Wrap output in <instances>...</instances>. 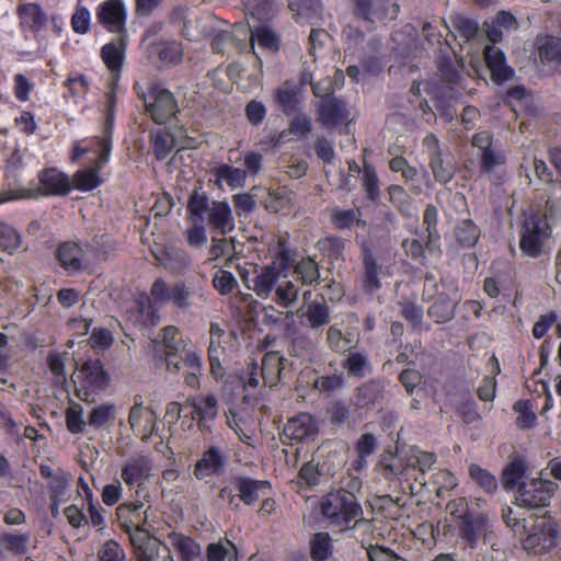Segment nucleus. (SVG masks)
Returning a JSON list of instances; mask_svg holds the SVG:
<instances>
[{
	"mask_svg": "<svg viewBox=\"0 0 561 561\" xmlns=\"http://www.w3.org/2000/svg\"><path fill=\"white\" fill-rule=\"evenodd\" d=\"M321 512L332 525L348 527L359 517L362 510L353 494L346 491H336L322 499Z\"/></svg>",
	"mask_w": 561,
	"mask_h": 561,
	"instance_id": "f257e3e1",
	"label": "nucleus"
},
{
	"mask_svg": "<svg viewBox=\"0 0 561 561\" xmlns=\"http://www.w3.org/2000/svg\"><path fill=\"white\" fill-rule=\"evenodd\" d=\"M78 396L89 400L90 396L104 390L110 383V377L99 359L87 360L72 375Z\"/></svg>",
	"mask_w": 561,
	"mask_h": 561,
	"instance_id": "f03ea898",
	"label": "nucleus"
},
{
	"mask_svg": "<svg viewBox=\"0 0 561 561\" xmlns=\"http://www.w3.org/2000/svg\"><path fill=\"white\" fill-rule=\"evenodd\" d=\"M113 122L112 106L107 112V126L105 134L100 137H93L79 140L73 146L72 160H77L82 156L91 154L90 159L96 169H102L110 160L112 142H111V126Z\"/></svg>",
	"mask_w": 561,
	"mask_h": 561,
	"instance_id": "7ed1b4c3",
	"label": "nucleus"
},
{
	"mask_svg": "<svg viewBox=\"0 0 561 561\" xmlns=\"http://www.w3.org/2000/svg\"><path fill=\"white\" fill-rule=\"evenodd\" d=\"M549 215L545 210V215H530L525 219L520 238V249L529 256H538L545 241L551 234V224Z\"/></svg>",
	"mask_w": 561,
	"mask_h": 561,
	"instance_id": "20e7f679",
	"label": "nucleus"
},
{
	"mask_svg": "<svg viewBox=\"0 0 561 561\" xmlns=\"http://www.w3.org/2000/svg\"><path fill=\"white\" fill-rule=\"evenodd\" d=\"M152 346L154 357L164 360L168 371H180L179 353L185 350L186 343L176 327H165L161 332V340L152 341Z\"/></svg>",
	"mask_w": 561,
	"mask_h": 561,
	"instance_id": "39448f33",
	"label": "nucleus"
},
{
	"mask_svg": "<svg viewBox=\"0 0 561 561\" xmlns=\"http://www.w3.org/2000/svg\"><path fill=\"white\" fill-rule=\"evenodd\" d=\"M153 471V463L149 456L135 453L129 455L121 468V479L129 488H136V496H141L142 485Z\"/></svg>",
	"mask_w": 561,
	"mask_h": 561,
	"instance_id": "423d86ee",
	"label": "nucleus"
},
{
	"mask_svg": "<svg viewBox=\"0 0 561 561\" xmlns=\"http://www.w3.org/2000/svg\"><path fill=\"white\" fill-rule=\"evenodd\" d=\"M557 484L550 480L533 479L523 482L516 493V504L526 508H540L549 505Z\"/></svg>",
	"mask_w": 561,
	"mask_h": 561,
	"instance_id": "0eeeda50",
	"label": "nucleus"
},
{
	"mask_svg": "<svg viewBox=\"0 0 561 561\" xmlns=\"http://www.w3.org/2000/svg\"><path fill=\"white\" fill-rule=\"evenodd\" d=\"M558 527L551 519L537 520L530 533L523 539L524 549L541 554L554 548L558 543Z\"/></svg>",
	"mask_w": 561,
	"mask_h": 561,
	"instance_id": "6e6552de",
	"label": "nucleus"
},
{
	"mask_svg": "<svg viewBox=\"0 0 561 561\" xmlns=\"http://www.w3.org/2000/svg\"><path fill=\"white\" fill-rule=\"evenodd\" d=\"M130 541L139 561H171L170 549L147 531L137 527L130 534Z\"/></svg>",
	"mask_w": 561,
	"mask_h": 561,
	"instance_id": "1a4fd4ad",
	"label": "nucleus"
},
{
	"mask_svg": "<svg viewBox=\"0 0 561 561\" xmlns=\"http://www.w3.org/2000/svg\"><path fill=\"white\" fill-rule=\"evenodd\" d=\"M144 102L157 124L168 122L178 111L173 94L160 87H153L147 95H144Z\"/></svg>",
	"mask_w": 561,
	"mask_h": 561,
	"instance_id": "9d476101",
	"label": "nucleus"
},
{
	"mask_svg": "<svg viewBox=\"0 0 561 561\" xmlns=\"http://www.w3.org/2000/svg\"><path fill=\"white\" fill-rule=\"evenodd\" d=\"M127 18L123 0H106L96 8V19L110 32L122 33Z\"/></svg>",
	"mask_w": 561,
	"mask_h": 561,
	"instance_id": "9b49d317",
	"label": "nucleus"
},
{
	"mask_svg": "<svg viewBox=\"0 0 561 561\" xmlns=\"http://www.w3.org/2000/svg\"><path fill=\"white\" fill-rule=\"evenodd\" d=\"M357 16L369 22H381L394 19L398 14V5L388 0H354Z\"/></svg>",
	"mask_w": 561,
	"mask_h": 561,
	"instance_id": "f8f14e48",
	"label": "nucleus"
},
{
	"mask_svg": "<svg viewBox=\"0 0 561 561\" xmlns=\"http://www.w3.org/2000/svg\"><path fill=\"white\" fill-rule=\"evenodd\" d=\"M128 423L134 433L146 442L154 432L157 415L150 408L145 407L141 401L136 399L129 411Z\"/></svg>",
	"mask_w": 561,
	"mask_h": 561,
	"instance_id": "ddd939ff",
	"label": "nucleus"
},
{
	"mask_svg": "<svg viewBox=\"0 0 561 561\" xmlns=\"http://www.w3.org/2000/svg\"><path fill=\"white\" fill-rule=\"evenodd\" d=\"M445 291L438 293L437 299L428 308V316L437 323H444L454 317L455 306L460 301L457 288L449 284Z\"/></svg>",
	"mask_w": 561,
	"mask_h": 561,
	"instance_id": "4468645a",
	"label": "nucleus"
},
{
	"mask_svg": "<svg viewBox=\"0 0 561 561\" xmlns=\"http://www.w3.org/2000/svg\"><path fill=\"white\" fill-rule=\"evenodd\" d=\"M39 197L44 195H65L70 191L69 178L61 171L50 168L38 174Z\"/></svg>",
	"mask_w": 561,
	"mask_h": 561,
	"instance_id": "2eb2a0df",
	"label": "nucleus"
},
{
	"mask_svg": "<svg viewBox=\"0 0 561 561\" xmlns=\"http://www.w3.org/2000/svg\"><path fill=\"white\" fill-rule=\"evenodd\" d=\"M225 456L217 447H209L205 450L194 468V476L197 480H205L219 474L225 467Z\"/></svg>",
	"mask_w": 561,
	"mask_h": 561,
	"instance_id": "dca6fc26",
	"label": "nucleus"
},
{
	"mask_svg": "<svg viewBox=\"0 0 561 561\" xmlns=\"http://www.w3.org/2000/svg\"><path fill=\"white\" fill-rule=\"evenodd\" d=\"M57 259L68 273H76L89 266L83 250L77 243H62L57 250Z\"/></svg>",
	"mask_w": 561,
	"mask_h": 561,
	"instance_id": "f3484780",
	"label": "nucleus"
},
{
	"mask_svg": "<svg viewBox=\"0 0 561 561\" xmlns=\"http://www.w3.org/2000/svg\"><path fill=\"white\" fill-rule=\"evenodd\" d=\"M101 56L108 68V70L112 72V88L110 92V106H113L114 104V85L116 84L119 76V71L123 65L124 60V47L123 44H116V43H108L104 45L101 49Z\"/></svg>",
	"mask_w": 561,
	"mask_h": 561,
	"instance_id": "a211bd4d",
	"label": "nucleus"
},
{
	"mask_svg": "<svg viewBox=\"0 0 561 561\" xmlns=\"http://www.w3.org/2000/svg\"><path fill=\"white\" fill-rule=\"evenodd\" d=\"M317 427L313 417L309 413H300L288 420L284 427V435L291 439L301 442L313 436Z\"/></svg>",
	"mask_w": 561,
	"mask_h": 561,
	"instance_id": "6ab92c4d",
	"label": "nucleus"
},
{
	"mask_svg": "<svg viewBox=\"0 0 561 561\" xmlns=\"http://www.w3.org/2000/svg\"><path fill=\"white\" fill-rule=\"evenodd\" d=\"M484 58L494 82L503 83L512 77L513 69L507 66L505 55L501 49L494 46H486Z\"/></svg>",
	"mask_w": 561,
	"mask_h": 561,
	"instance_id": "aec40b11",
	"label": "nucleus"
},
{
	"mask_svg": "<svg viewBox=\"0 0 561 561\" xmlns=\"http://www.w3.org/2000/svg\"><path fill=\"white\" fill-rule=\"evenodd\" d=\"M208 225L226 234L234 229V219L229 204L225 201H213L207 215Z\"/></svg>",
	"mask_w": 561,
	"mask_h": 561,
	"instance_id": "412c9836",
	"label": "nucleus"
},
{
	"mask_svg": "<svg viewBox=\"0 0 561 561\" xmlns=\"http://www.w3.org/2000/svg\"><path fill=\"white\" fill-rule=\"evenodd\" d=\"M279 276L280 268L275 264L265 266L254 276L253 284L248 285V288L252 289L260 298L266 299L278 283Z\"/></svg>",
	"mask_w": 561,
	"mask_h": 561,
	"instance_id": "4be33fe9",
	"label": "nucleus"
},
{
	"mask_svg": "<svg viewBox=\"0 0 561 561\" xmlns=\"http://www.w3.org/2000/svg\"><path fill=\"white\" fill-rule=\"evenodd\" d=\"M168 545L169 549L178 553L179 558L183 561H192L201 553L199 545L183 534H169Z\"/></svg>",
	"mask_w": 561,
	"mask_h": 561,
	"instance_id": "5701e85b",
	"label": "nucleus"
},
{
	"mask_svg": "<svg viewBox=\"0 0 561 561\" xmlns=\"http://www.w3.org/2000/svg\"><path fill=\"white\" fill-rule=\"evenodd\" d=\"M185 407H192L191 414L198 419L199 425L214 420L217 416V400L213 394L202 396L195 399H188Z\"/></svg>",
	"mask_w": 561,
	"mask_h": 561,
	"instance_id": "b1692460",
	"label": "nucleus"
},
{
	"mask_svg": "<svg viewBox=\"0 0 561 561\" xmlns=\"http://www.w3.org/2000/svg\"><path fill=\"white\" fill-rule=\"evenodd\" d=\"M21 25L32 32H38L46 24L47 18L37 3H23L18 7Z\"/></svg>",
	"mask_w": 561,
	"mask_h": 561,
	"instance_id": "393cba45",
	"label": "nucleus"
},
{
	"mask_svg": "<svg viewBox=\"0 0 561 561\" xmlns=\"http://www.w3.org/2000/svg\"><path fill=\"white\" fill-rule=\"evenodd\" d=\"M537 49L542 61L554 64L557 70L561 72V39L541 35L537 37Z\"/></svg>",
	"mask_w": 561,
	"mask_h": 561,
	"instance_id": "a878e982",
	"label": "nucleus"
},
{
	"mask_svg": "<svg viewBox=\"0 0 561 561\" xmlns=\"http://www.w3.org/2000/svg\"><path fill=\"white\" fill-rule=\"evenodd\" d=\"M319 116L325 126L332 127L343 122L347 117V112L343 102L328 98L321 101Z\"/></svg>",
	"mask_w": 561,
	"mask_h": 561,
	"instance_id": "bb28decb",
	"label": "nucleus"
},
{
	"mask_svg": "<svg viewBox=\"0 0 561 561\" xmlns=\"http://www.w3.org/2000/svg\"><path fill=\"white\" fill-rule=\"evenodd\" d=\"M348 376L363 378L371 373V365L366 354L360 352H348L341 364Z\"/></svg>",
	"mask_w": 561,
	"mask_h": 561,
	"instance_id": "cd10ccee",
	"label": "nucleus"
},
{
	"mask_svg": "<svg viewBox=\"0 0 561 561\" xmlns=\"http://www.w3.org/2000/svg\"><path fill=\"white\" fill-rule=\"evenodd\" d=\"M214 175L219 183H226L231 190L242 187L245 183L247 171L222 163L215 168Z\"/></svg>",
	"mask_w": 561,
	"mask_h": 561,
	"instance_id": "c85d7f7f",
	"label": "nucleus"
},
{
	"mask_svg": "<svg viewBox=\"0 0 561 561\" xmlns=\"http://www.w3.org/2000/svg\"><path fill=\"white\" fill-rule=\"evenodd\" d=\"M236 489L243 503L250 505L259 499L261 493L268 489V483L240 478L236 481Z\"/></svg>",
	"mask_w": 561,
	"mask_h": 561,
	"instance_id": "c756f323",
	"label": "nucleus"
},
{
	"mask_svg": "<svg viewBox=\"0 0 561 561\" xmlns=\"http://www.w3.org/2000/svg\"><path fill=\"white\" fill-rule=\"evenodd\" d=\"M236 546L228 539L211 542L206 548L207 561H237Z\"/></svg>",
	"mask_w": 561,
	"mask_h": 561,
	"instance_id": "7c9ffc66",
	"label": "nucleus"
},
{
	"mask_svg": "<svg viewBox=\"0 0 561 561\" xmlns=\"http://www.w3.org/2000/svg\"><path fill=\"white\" fill-rule=\"evenodd\" d=\"M380 271L381 268L377 265L375 257L370 253L365 254L363 288L366 293L373 294L381 287Z\"/></svg>",
	"mask_w": 561,
	"mask_h": 561,
	"instance_id": "2f4dec72",
	"label": "nucleus"
},
{
	"mask_svg": "<svg viewBox=\"0 0 561 561\" xmlns=\"http://www.w3.org/2000/svg\"><path fill=\"white\" fill-rule=\"evenodd\" d=\"M288 5L298 22H311L321 11L318 0H289Z\"/></svg>",
	"mask_w": 561,
	"mask_h": 561,
	"instance_id": "473e14b6",
	"label": "nucleus"
},
{
	"mask_svg": "<svg viewBox=\"0 0 561 561\" xmlns=\"http://www.w3.org/2000/svg\"><path fill=\"white\" fill-rule=\"evenodd\" d=\"M310 556L313 561H325L332 556V539L327 533L314 534L309 542Z\"/></svg>",
	"mask_w": 561,
	"mask_h": 561,
	"instance_id": "72a5a7b5",
	"label": "nucleus"
},
{
	"mask_svg": "<svg viewBox=\"0 0 561 561\" xmlns=\"http://www.w3.org/2000/svg\"><path fill=\"white\" fill-rule=\"evenodd\" d=\"M280 371L282 357L277 353L265 354L261 367V375L263 377L264 383L270 387L276 385Z\"/></svg>",
	"mask_w": 561,
	"mask_h": 561,
	"instance_id": "f704fd0d",
	"label": "nucleus"
},
{
	"mask_svg": "<svg viewBox=\"0 0 561 561\" xmlns=\"http://www.w3.org/2000/svg\"><path fill=\"white\" fill-rule=\"evenodd\" d=\"M157 260L165 268L180 273L190 266V259L183 250H170L165 251L160 255H157Z\"/></svg>",
	"mask_w": 561,
	"mask_h": 561,
	"instance_id": "c9c22d12",
	"label": "nucleus"
},
{
	"mask_svg": "<svg viewBox=\"0 0 561 561\" xmlns=\"http://www.w3.org/2000/svg\"><path fill=\"white\" fill-rule=\"evenodd\" d=\"M157 260L165 268L180 273L190 266V259L183 250H170L165 251L160 255H157Z\"/></svg>",
	"mask_w": 561,
	"mask_h": 561,
	"instance_id": "e433bc0d",
	"label": "nucleus"
},
{
	"mask_svg": "<svg viewBox=\"0 0 561 561\" xmlns=\"http://www.w3.org/2000/svg\"><path fill=\"white\" fill-rule=\"evenodd\" d=\"M480 171L483 174H491L506 161L505 153L495 146L479 153Z\"/></svg>",
	"mask_w": 561,
	"mask_h": 561,
	"instance_id": "4c0bfd02",
	"label": "nucleus"
},
{
	"mask_svg": "<svg viewBox=\"0 0 561 561\" xmlns=\"http://www.w3.org/2000/svg\"><path fill=\"white\" fill-rule=\"evenodd\" d=\"M214 16L206 15L195 20V27L191 25V21L185 23L183 35L191 41H199L211 34Z\"/></svg>",
	"mask_w": 561,
	"mask_h": 561,
	"instance_id": "58836bf2",
	"label": "nucleus"
},
{
	"mask_svg": "<svg viewBox=\"0 0 561 561\" xmlns=\"http://www.w3.org/2000/svg\"><path fill=\"white\" fill-rule=\"evenodd\" d=\"M101 169H96L95 164L92 168L79 170L73 175V184L76 188L80 191H92L102 183V179L99 174Z\"/></svg>",
	"mask_w": 561,
	"mask_h": 561,
	"instance_id": "ea45409f",
	"label": "nucleus"
},
{
	"mask_svg": "<svg viewBox=\"0 0 561 561\" xmlns=\"http://www.w3.org/2000/svg\"><path fill=\"white\" fill-rule=\"evenodd\" d=\"M22 238L19 231L7 222L0 221V247L2 251L13 254L19 250Z\"/></svg>",
	"mask_w": 561,
	"mask_h": 561,
	"instance_id": "a19ab883",
	"label": "nucleus"
},
{
	"mask_svg": "<svg viewBox=\"0 0 561 561\" xmlns=\"http://www.w3.org/2000/svg\"><path fill=\"white\" fill-rule=\"evenodd\" d=\"M299 288L291 280H284L275 287L274 300L277 305L288 308L293 306L298 298Z\"/></svg>",
	"mask_w": 561,
	"mask_h": 561,
	"instance_id": "79ce46f5",
	"label": "nucleus"
},
{
	"mask_svg": "<svg viewBox=\"0 0 561 561\" xmlns=\"http://www.w3.org/2000/svg\"><path fill=\"white\" fill-rule=\"evenodd\" d=\"M116 416V407L113 403H103L94 407L90 414L88 424L92 427L100 428L107 422L113 421Z\"/></svg>",
	"mask_w": 561,
	"mask_h": 561,
	"instance_id": "37998d69",
	"label": "nucleus"
},
{
	"mask_svg": "<svg viewBox=\"0 0 561 561\" xmlns=\"http://www.w3.org/2000/svg\"><path fill=\"white\" fill-rule=\"evenodd\" d=\"M211 203L205 193L194 192L187 203V211L198 222L205 220V215L209 213Z\"/></svg>",
	"mask_w": 561,
	"mask_h": 561,
	"instance_id": "c03bdc74",
	"label": "nucleus"
},
{
	"mask_svg": "<svg viewBox=\"0 0 561 561\" xmlns=\"http://www.w3.org/2000/svg\"><path fill=\"white\" fill-rule=\"evenodd\" d=\"M435 461L436 456L433 453L422 451L417 448H411L407 456V466L419 469L422 472L431 469Z\"/></svg>",
	"mask_w": 561,
	"mask_h": 561,
	"instance_id": "a18cd8bd",
	"label": "nucleus"
},
{
	"mask_svg": "<svg viewBox=\"0 0 561 561\" xmlns=\"http://www.w3.org/2000/svg\"><path fill=\"white\" fill-rule=\"evenodd\" d=\"M307 321L312 329H318L330 321V311L325 304L313 301L306 312Z\"/></svg>",
	"mask_w": 561,
	"mask_h": 561,
	"instance_id": "49530a36",
	"label": "nucleus"
},
{
	"mask_svg": "<svg viewBox=\"0 0 561 561\" xmlns=\"http://www.w3.org/2000/svg\"><path fill=\"white\" fill-rule=\"evenodd\" d=\"M381 393V387L378 382L369 381L362 385L355 396V404L358 408H365L378 400Z\"/></svg>",
	"mask_w": 561,
	"mask_h": 561,
	"instance_id": "de8ad7c7",
	"label": "nucleus"
},
{
	"mask_svg": "<svg viewBox=\"0 0 561 561\" xmlns=\"http://www.w3.org/2000/svg\"><path fill=\"white\" fill-rule=\"evenodd\" d=\"M469 474L485 492L492 493L497 489L496 478L480 466L470 465Z\"/></svg>",
	"mask_w": 561,
	"mask_h": 561,
	"instance_id": "09e8293b",
	"label": "nucleus"
},
{
	"mask_svg": "<svg viewBox=\"0 0 561 561\" xmlns=\"http://www.w3.org/2000/svg\"><path fill=\"white\" fill-rule=\"evenodd\" d=\"M151 141L153 153L158 160L165 159L174 147L173 137L164 131L153 133Z\"/></svg>",
	"mask_w": 561,
	"mask_h": 561,
	"instance_id": "8fccbe9b",
	"label": "nucleus"
},
{
	"mask_svg": "<svg viewBox=\"0 0 561 561\" xmlns=\"http://www.w3.org/2000/svg\"><path fill=\"white\" fill-rule=\"evenodd\" d=\"M455 234L459 243L472 247L479 238V229L471 220H462L456 227Z\"/></svg>",
	"mask_w": 561,
	"mask_h": 561,
	"instance_id": "3c124183",
	"label": "nucleus"
},
{
	"mask_svg": "<svg viewBox=\"0 0 561 561\" xmlns=\"http://www.w3.org/2000/svg\"><path fill=\"white\" fill-rule=\"evenodd\" d=\"M251 39L253 43H256L259 47L268 49V50H277L278 49V38L273 31L265 26L255 27L251 32Z\"/></svg>",
	"mask_w": 561,
	"mask_h": 561,
	"instance_id": "603ef678",
	"label": "nucleus"
},
{
	"mask_svg": "<svg viewBox=\"0 0 561 561\" xmlns=\"http://www.w3.org/2000/svg\"><path fill=\"white\" fill-rule=\"evenodd\" d=\"M295 272L300 276L306 285L317 283L320 277L318 264L310 257L301 260L295 267Z\"/></svg>",
	"mask_w": 561,
	"mask_h": 561,
	"instance_id": "864d4df0",
	"label": "nucleus"
},
{
	"mask_svg": "<svg viewBox=\"0 0 561 561\" xmlns=\"http://www.w3.org/2000/svg\"><path fill=\"white\" fill-rule=\"evenodd\" d=\"M525 473V466L522 460L512 461L503 471L502 483L506 490L514 489Z\"/></svg>",
	"mask_w": 561,
	"mask_h": 561,
	"instance_id": "5fc2aeb1",
	"label": "nucleus"
},
{
	"mask_svg": "<svg viewBox=\"0 0 561 561\" xmlns=\"http://www.w3.org/2000/svg\"><path fill=\"white\" fill-rule=\"evenodd\" d=\"M330 218L332 224L337 229H348L351 228L355 222H359L358 220V214L357 211L353 209H340V208H332L330 210Z\"/></svg>",
	"mask_w": 561,
	"mask_h": 561,
	"instance_id": "6e6d98bb",
	"label": "nucleus"
},
{
	"mask_svg": "<svg viewBox=\"0 0 561 561\" xmlns=\"http://www.w3.org/2000/svg\"><path fill=\"white\" fill-rule=\"evenodd\" d=\"M389 196L390 201L398 206L401 213L413 216L415 215V209L412 206V202L403 187L399 185H392L389 187Z\"/></svg>",
	"mask_w": 561,
	"mask_h": 561,
	"instance_id": "4d7b16f0",
	"label": "nucleus"
},
{
	"mask_svg": "<svg viewBox=\"0 0 561 561\" xmlns=\"http://www.w3.org/2000/svg\"><path fill=\"white\" fill-rule=\"evenodd\" d=\"M30 535L22 533L4 534V551L9 550L15 554H24L27 551Z\"/></svg>",
	"mask_w": 561,
	"mask_h": 561,
	"instance_id": "13d9d810",
	"label": "nucleus"
},
{
	"mask_svg": "<svg viewBox=\"0 0 561 561\" xmlns=\"http://www.w3.org/2000/svg\"><path fill=\"white\" fill-rule=\"evenodd\" d=\"M431 169L435 179L440 183H448L455 173V169L450 163H445L442 154H435L431 158Z\"/></svg>",
	"mask_w": 561,
	"mask_h": 561,
	"instance_id": "bf43d9fd",
	"label": "nucleus"
},
{
	"mask_svg": "<svg viewBox=\"0 0 561 561\" xmlns=\"http://www.w3.org/2000/svg\"><path fill=\"white\" fill-rule=\"evenodd\" d=\"M173 285L169 286L162 278L154 280L150 288L151 301L156 305H165L171 301Z\"/></svg>",
	"mask_w": 561,
	"mask_h": 561,
	"instance_id": "052dcab7",
	"label": "nucleus"
},
{
	"mask_svg": "<svg viewBox=\"0 0 561 561\" xmlns=\"http://www.w3.org/2000/svg\"><path fill=\"white\" fill-rule=\"evenodd\" d=\"M159 57L164 62L176 64L182 59V46L176 41H167L160 43Z\"/></svg>",
	"mask_w": 561,
	"mask_h": 561,
	"instance_id": "680f3d73",
	"label": "nucleus"
},
{
	"mask_svg": "<svg viewBox=\"0 0 561 561\" xmlns=\"http://www.w3.org/2000/svg\"><path fill=\"white\" fill-rule=\"evenodd\" d=\"M69 473L57 469V476L48 482L50 499H67Z\"/></svg>",
	"mask_w": 561,
	"mask_h": 561,
	"instance_id": "e2e57ef3",
	"label": "nucleus"
},
{
	"mask_svg": "<svg viewBox=\"0 0 561 561\" xmlns=\"http://www.w3.org/2000/svg\"><path fill=\"white\" fill-rule=\"evenodd\" d=\"M67 428L72 434H79L84 431L85 421L80 405H71L66 411Z\"/></svg>",
	"mask_w": 561,
	"mask_h": 561,
	"instance_id": "0e129e2a",
	"label": "nucleus"
},
{
	"mask_svg": "<svg viewBox=\"0 0 561 561\" xmlns=\"http://www.w3.org/2000/svg\"><path fill=\"white\" fill-rule=\"evenodd\" d=\"M175 307L182 310H186L192 306V291L182 282L173 284V294L171 301Z\"/></svg>",
	"mask_w": 561,
	"mask_h": 561,
	"instance_id": "69168bd1",
	"label": "nucleus"
},
{
	"mask_svg": "<svg viewBox=\"0 0 561 561\" xmlns=\"http://www.w3.org/2000/svg\"><path fill=\"white\" fill-rule=\"evenodd\" d=\"M236 277L228 271H217L213 277V286L221 295L230 294L237 287Z\"/></svg>",
	"mask_w": 561,
	"mask_h": 561,
	"instance_id": "338daca9",
	"label": "nucleus"
},
{
	"mask_svg": "<svg viewBox=\"0 0 561 561\" xmlns=\"http://www.w3.org/2000/svg\"><path fill=\"white\" fill-rule=\"evenodd\" d=\"M91 13L88 8L77 5L71 16V27L77 34H85L90 30Z\"/></svg>",
	"mask_w": 561,
	"mask_h": 561,
	"instance_id": "774afa93",
	"label": "nucleus"
}]
</instances>
